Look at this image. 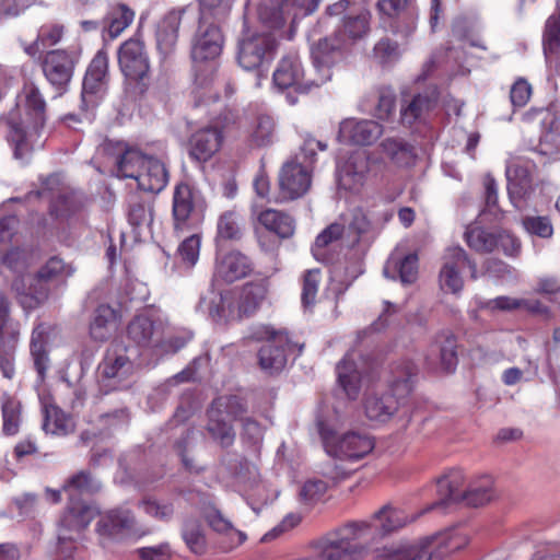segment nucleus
Wrapping results in <instances>:
<instances>
[{
	"label": "nucleus",
	"instance_id": "11",
	"mask_svg": "<svg viewBox=\"0 0 560 560\" xmlns=\"http://www.w3.org/2000/svg\"><path fill=\"white\" fill-rule=\"evenodd\" d=\"M272 80L273 85L278 90H289L287 98L292 105L298 102V98L292 93L306 94L312 88L320 86V84L315 83L313 71L305 75L302 63L296 56L283 57L273 72Z\"/></svg>",
	"mask_w": 560,
	"mask_h": 560
},
{
	"label": "nucleus",
	"instance_id": "51",
	"mask_svg": "<svg viewBox=\"0 0 560 560\" xmlns=\"http://www.w3.org/2000/svg\"><path fill=\"white\" fill-rule=\"evenodd\" d=\"M374 518L380 521L381 528L384 534H389L408 523L407 516L399 510L393 509L388 505L383 506L374 514Z\"/></svg>",
	"mask_w": 560,
	"mask_h": 560
},
{
	"label": "nucleus",
	"instance_id": "8",
	"mask_svg": "<svg viewBox=\"0 0 560 560\" xmlns=\"http://www.w3.org/2000/svg\"><path fill=\"white\" fill-rule=\"evenodd\" d=\"M347 39L340 31L313 40L310 46L315 83L325 84L332 77V68L343 58Z\"/></svg>",
	"mask_w": 560,
	"mask_h": 560
},
{
	"label": "nucleus",
	"instance_id": "17",
	"mask_svg": "<svg viewBox=\"0 0 560 560\" xmlns=\"http://www.w3.org/2000/svg\"><path fill=\"white\" fill-rule=\"evenodd\" d=\"M19 327L10 318L9 302L0 295V370L4 377L14 375V351L19 338Z\"/></svg>",
	"mask_w": 560,
	"mask_h": 560
},
{
	"label": "nucleus",
	"instance_id": "61",
	"mask_svg": "<svg viewBox=\"0 0 560 560\" xmlns=\"http://www.w3.org/2000/svg\"><path fill=\"white\" fill-rule=\"evenodd\" d=\"M235 478L240 483L253 487L260 480V474L257 465L253 462L242 458L234 470Z\"/></svg>",
	"mask_w": 560,
	"mask_h": 560
},
{
	"label": "nucleus",
	"instance_id": "5",
	"mask_svg": "<svg viewBox=\"0 0 560 560\" xmlns=\"http://www.w3.org/2000/svg\"><path fill=\"white\" fill-rule=\"evenodd\" d=\"M97 513L94 506L83 502L70 503L58 523L55 560H74L77 540Z\"/></svg>",
	"mask_w": 560,
	"mask_h": 560
},
{
	"label": "nucleus",
	"instance_id": "25",
	"mask_svg": "<svg viewBox=\"0 0 560 560\" xmlns=\"http://www.w3.org/2000/svg\"><path fill=\"white\" fill-rule=\"evenodd\" d=\"M74 60L65 50L49 51L43 62L46 79L55 86L62 89L71 80Z\"/></svg>",
	"mask_w": 560,
	"mask_h": 560
},
{
	"label": "nucleus",
	"instance_id": "52",
	"mask_svg": "<svg viewBox=\"0 0 560 560\" xmlns=\"http://www.w3.org/2000/svg\"><path fill=\"white\" fill-rule=\"evenodd\" d=\"M63 28L60 25L43 26L33 45L26 48L28 55L34 56L47 47L56 45L62 37Z\"/></svg>",
	"mask_w": 560,
	"mask_h": 560
},
{
	"label": "nucleus",
	"instance_id": "3",
	"mask_svg": "<svg viewBox=\"0 0 560 560\" xmlns=\"http://www.w3.org/2000/svg\"><path fill=\"white\" fill-rule=\"evenodd\" d=\"M25 108L28 118L18 121L13 113L8 118V139L13 145V154L16 160L27 161L35 147H42L39 128L45 122V101L35 85L25 86Z\"/></svg>",
	"mask_w": 560,
	"mask_h": 560
},
{
	"label": "nucleus",
	"instance_id": "36",
	"mask_svg": "<svg viewBox=\"0 0 560 560\" xmlns=\"http://www.w3.org/2000/svg\"><path fill=\"white\" fill-rule=\"evenodd\" d=\"M258 221L264 228L281 238L291 237L295 231V220L290 214L279 210H264L259 213Z\"/></svg>",
	"mask_w": 560,
	"mask_h": 560
},
{
	"label": "nucleus",
	"instance_id": "24",
	"mask_svg": "<svg viewBox=\"0 0 560 560\" xmlns=\"http://www.w3.org/2000/svg\"><path fill=\"white\" fill-rule=\"evenodd\" d=\"M359 354L351 350L337 364V380L339 387L347 398L354 400L359 397L362 388V365L357 362Z\"/></svg>",
	"mask_w": 560,
	"mask_h": 560
},
{
	"label": "nucleus",
	"instance_id": "60",
	"mask_svg": "<svg viewBox=\"0 0 560 560\" xmlns=\"http://www.w3.org/2000/svg\"><path fill=\"white\" fill-rule=\"evenodd\" d=\"M206 520L213 530L226 535L231 533H236L240 537L241 542L245 540V534L234 529L232 523L228 518H225L220 511L215 509L207 511Z\"/></svg>",
	"mask_w": 560,
	"mask_h": 560
},
{
	"label": "nucleus",
	"instance_id": "44",
	"mask_svg": "<svg viewBox=\"0 0 560 560\" xmlns=\"http://www.w3.org/2000/svg\"><path fill=\"white\" fill-rule=\"evenodd\" d=\"M372 230V224L368 214L362 209H354L351 213V219L347 228V243L348 246L353 247L361 238L369 234Z\"/></svg>",
	"mask_w": 560,
	"mask_h": 560
},
{
	"label": "nucleus",
	"instance_id": "9",
	"mask_svg": "<svg viewBox=\"0 0 560 560\" xmlns=\"http://www.w3.org/2000/svg\"><path fill=\"white\" fill-rule=\"evenodd\" d=\"M250 338L266 341L258 351L260 369L270 375L281 372L287 364L288 350L291 347L288 335L262 325L253 330Z\"/></svg>",
	"mask_w": 560,
	"mask_h": 560
},
{
	"label": "nucleus",
	"instance_id": "39",
	"mask_svg": "<svg viewBox=\"0 0 560 560\" xmlns=\"http://www.w3.org/2000/svg\"><path fill=\"white\" fill-rule=\"evenodd\" d=\"M371 14L366 10H361L357 14H349L343 19L342 26L337 31L341 32V36L347 39V47L349 44L363 38L370 30Z\"/></svg>",
	"mask_w": 560,
	"mask_h": 560
},
{
	"label": "nucleus",
	"instance_id": "62",
	"mask_svg": "<svg viewBox=\"0 0 560 560\" xmlns=\"http://www.w3.org/2000/svg\"><path fill=\"white\" fill-rule=\"evenodd\" d=\"M128 220L136 228L150 226L153 221L151 205L144 202L132 203L128 213Z\"/></svg>",
	"mask_w": 560,
	"mask_h": 560
},
{
	"label": "nucleus",
	"instance_id": "63",
	"mask_svg": "<svg viewBox=\"0 0 560 560\" xmlns=\"http://www.w3.org/2000/svg\"><path fill=\"white\" fill-rule=\"evenodd\" d=\"M374 57L381 63H388L398 59L400 51L396 42L389 38H382L374 46Z\"/></svg>",
	"mask_w": 560,
	"mask_h": 560
},
{
	"label": "nucleus",
	"instance_id": "41",
	"mask_svg": "<svg viewBox=\"0 0 560 560\" xmlns=\"http://www.w3.org/2000/svg\"><path fill=\"white\" fill-rule=\"evenodd\" d=\"M43 429L46 433L66 435L72 432L73 423L59 407L47 405L44 409Z\"/></svg>",
	"mask_w": 560,
	"mask_h": 560
},
{
	"label": "nucleus",
	"instance_id": "26",
	"mask_svg": "<svg viewBox=\"0 0 560 560\" xmlns=\"http://www.w3.org/2000/svg\"><path fill=\"white\" fill-rule=\"evenodd\" d=\"M187 15H195L189 7H183L171 10L160 22L156 31L158 48L163 54L173 50L177 43L178 30L180 23Z\"/></svg>",
	"mask_w": 560,
	"mask_h": 560
},
{
	"label": "nucleus",
	"instance_id": "55",
	"mask_svg": "<svg viewBox=\"0 0 560 560\" xmlns=\"http://www.w3.org/2000/svg\"><path fill=\"white\" fill-rule=\"evenodd\" d=\"M200 243L201 241L198 234H192L180 243L177 253L182 262L185 264L187 268H191L198 261Z\"/></svg>",
	"mask_w": 560,
	"mask_h": 560
},
{
	"label": "nucleus",
	"instance_id": "18",
	"mask_svg": "<svg viewBox=\"0 0 560 560\" xmlns=\"http://www.w3.org/2000/svg\"><path fill=\"white\" fill-rule=\"evenodd\" d=\"M465 266L469 267L470 277L477 279V266L467 257L466 252L460 247L448 248L439 278L443 291L454 294L462 291L464 282L459 270Z\"/></svg>",
	"mask_w": 560,
	"mask_h": 560
},
{
	"label": "nucleus",
	"instance_id": "50",
	"mask_svg": "<svg viewBox=\"0 0 560 560\" xmlns=\"http://www.w3.org/2000/svg\"><path fill=\"white\" fill-rule=\"evenodd\" d=\"M275 132V120L270 116L261 115L254 124L250 140L257 147H266L273 142Z\"/></svg>",
	"mask_w": 560,
	"mask_h": 560
},
{
	"label": "nucleus",
	"instance_id": "15",
	"mask_svg": "<svg viewBox=\"0 0 560 560\" xmlns=\"http://www.w3.org/2000/svg\"><path fill=\"white\" fill-rule=\"evenodd\" d=\"M96 532L104 547L112 540L126 536L141 537L148 533L138 526L135 515L126 509L112 510L102 515L96 524Z\"/></svg>",
	"mask_w": 560,
	"mask_h": 560
},
{
	"label": "nucleus",
	"instance_id": "1",
	"mask_svg": "<svg viewBox=\"0 0 560 560\" xmlns=\"http://www.w3.org/2000/svg\"><path fill=\"white\" fill-rule=\"evenodd\" d=\"M267 292L266 280L244 284L237 298L231 292L222 293L211 288L207 294L200 296L197 308L217 323L241 320L259 308Z\"/></svg>",
	"mask_w": 560,
	"mask_h": 560
},
{
	"label": "nucleus",
	"instance_id": "22",
	"mask_svg": "<svg viewBox=\"0 0 560 560\" xmlns=\"http://www.w3.org/2000/svg\"><path fill=\"white\" fill-rule=\"evenodd\" d=\"M100 151L104 154H115V163L117 165V175L125 178H133L138 182V175L143 170V163L147 155L137 149H125L120 143L104 142L100 147Z\"/></svg>",
	"mask_w": 560,
	"mask_h": 560
},
{
	"label": "nucleus",
	"instance_id": "12",
	"mask_svg": "<svg viewBox=\"0 0 560 560\" xmlns=\"http://www.w3.org/2000/svg\"><path fill=\"white\" fill-rule=\"evenodd\" d=\"M320 435L328 455L347 460H357L374 448L373 440L363 433L348 432L342 435L320 427Z\"/></svg>",
	"mask_w": 560,
	"mask_h": 560
},
{
	"label": "nucleus",
	"instance_id": "6",
	"mask_svg": "<svg viewBox=\"0 0 560 560\" xmlns=\"http://www.w3.org/2000/svg\"><path fill=\"white\" fill-rule=\"evenodd\" d=\"M278 47L275 34L245 31L237 39L236 61L246 71L260 72L273 60Z\"/></svg>",
	"mask_w": 560,
	"mask_h": 560
},
{
	"label": "nucleus",
	"instance_id": "2",
	"mask_svg": "<svg viewBox=\"0 0 560 560\" xmlns=\"http://www.w3.org/2000/svg\"><path fill=\"white\" fill-rule=\"evenodd\" d=\"M222 47L223 35L220 28L214 23L200 19L191 39V58L196 65L195 83L205 92L196 95V106L218 98L217 93H212L208 86L215 71L213 62L220 56Z\"/></svg>",
	"mask_w": 560,
	"mask_h": 560
},
{
	"label": "nucleus",
	"instance_id": "34",
	"mask_svg": "<svg viewBox=\"0 0 560 560\" xmlns=\"http://www.w3.org/2000/svg\"><path fill=\"white\" fill-rule=\"evenodd\" d=\"M464 483V475L459 469H452L447 474L440 477L436 481L439 501L433 505L436 506H448L453 503L460 502L462 493L459 488Z\"/></svg>",
	"mask_w": 560,
	"mask_h": 560
},
{
	"label": "nucleus",
	"instance_id": "38",
	"mask_svg": "<svg viewBox=\"0 0 560 560\" xmlns=\"http://www.w3.org/2000/svg\"><path fill=\"white\" fill-rule=\"evenodd\" d=\"M116 312L109 305H100L90 324V335L96 341L109 338L115 327Z\"/></svg>",
	"mask_w": 560,
	"mask_h": 560
},
{
	"label": "nucleus",
	"instance_id": "4",
	"mask_svg": "<svg viewBox=\"0 0 560 560\" xmlns=\"http://www.w3.org/2000/svg\"><path fill=\"white\" fill-rule=\"evenodd\" d=\"M415 375L416 366L411 361L405 360L397 363L392 369L390 393L366 397L364 401L366 417L373 421H388L411 393Z\"/></svg>",
	"mask_w": 560,
	"mask_h": 560
},
{
	"label": "nucleus",
	"instance_id": "47",
	"mask_svg": "<svg viewBox=\"0 0 560 560\" xmlns=\"http://www.w3.org/2000/svg\"><path fill=\"white\" fill-rule=\"evenodd\" d=\"M183 538L188 548L195 553H202L206 550V536L200 522L196 518H187L184 522Z\"/></svg>",
	"mask_w": 560,
	"mask_h": 560
},
{
	"label": "nucleus",
	"instance_id": "57",
	"mask_svg": "<svg viewBox=\"0 0 560 560\" xmlns=\"http://www.w3.org/2000/svg\"><path fill=\"white\" fill-rule=\"evenodd\" d=\"M345 233V226L340 223H331L320 234L317 235L312 248L314 256L318 259L320 250L332 242L339 240Z\"/></svg>",
	"mask_w": 560,
	"mask_h": 560
},
{
	"label": "nucleus",
	"instance_id": "43",
	"mask_svg": "<svg viewBox=\"0 0 560 560\" xmlns=\"http://www.w3.org/2000/svg\"><path fill=\"white\" fill-rule=\"evenodd\" d=\"M242 226V218L236 211H224L218 219V237L226 241H237L243 234Z\"/></svg>",
	"mask_w": 560,
	"mask_h": 560
},
{
	"label": "nucleus",
	"instance_id": "7",
	"mask_svg": "<svg viewBox=\"0 0 560 560\" xmlns=\"http://www.w3.org/2000/svg\"><path fill=\"white\" fill-rule=\"evenodd\" d=\"M245 412L246 406L241 398L236 396L219 397L213 400L208 410L207 431L221 446H231L235 440L231 421Z\"/></svg>",
	"mask_w": 560,
	"mask_h": 560
},
{
	"label": "nucleus",
	"instance_id": "49",
	"mask_svg": "<svg viewBox=\"0 0 560 560\" xmlns=\"http://www.w3.org/2000/svg\"><path fill=\"white\" fill-rule=\"evenodd\" d=\"M133 12L124 4L114 8L107 15L106 30L110 38H116L132 22Z\"/></svg>",
	"mask_w": 560,
	"mask_h": 560
},
{
	"label": "nucleus",
	"instance_id": "40",
	"mask_svg": "<svg viewBox=\"0 0 560 560\" xmlns=\"http://www.w3.org/2000/svg\"><path fill=\"white\" fill-rule=\"evenodd\" d=\"M493 482L489 477H482L472 482L467 491L462 493L460 501L472 508L482 506L494 499Z\"/></svg>",
	"mask_w": 560,
	"mask_h": 560
},
{
	"label": "nucleus",
	"instance_id": "33",
	"mask_svg": "<svg viewBox=\"0 0 560 560\" xmlns=\"http://www.w3.org/2000/svg\"><path fill=\"white\" fill-rule=\"evenodd\" d=\"M383 273L388 279H396L398 276L401 283L411 284L418 277V256L408 254L400 258L392 255L384 266Z\"/></svg>",
	"mask_w": 560,
	"mask_h": 560
},
{
	"label": "nucleus",
	"instance_id": "54",
	"mask_svg": "<svg viewBox=\"0 0 560 560\" xmlns=\"http://www.w3.org/2000/svg\"><path fill=\"white\" fill-rule=\"evenodd\" d=\"M3 431L13 435L19 430L21 404L12 398H7L2 405Z\"/></svg>",
	"mask_w": 560,
	"mask_h": 560
},
{
	"label": "nucleus",
	"instance_id": "37",
	"mask_svg": "<svg viewBox=\"0 0 560 560\" xmlns=\"http://www.w3.org/2000/svg\"><path fill=\"white\" fill-rule=\"evenodd\" d=\"M381 557L384 560H433L432 541L428 539L418 545L385 549Z\"/></svg>",
	"mask_w": 560,
	"mask_h": 560
},
{
	"label": "nucleus",
	"instance_id": "46",
	"mask_svg": "<svg viewBox=\"0 0 560 560\" xmlns=\"http://www.w3.org/2000/svg\"><path fill=\"white\" fill-rule=\"evenodd\" d=\"M465 238L468 246L476 252L489 253L497 248V235L479 226H469Z\"/></svg>",
	"mask_w": 560,
	"mask_h": 560
},
{
	"label": "nucleus",
	"instance_id": "20",
	"mask_svg": "<svg viewBox=\"0 0 560 560\" xmlns=\"http://www.w3.org/2000/svg\"><path fill=\"white\" fill-rule=\"evenodd\" d=\"M320 0H278L277 7H261L258 11L259 19L272 28L282 26L288 19H294L299 14H311Z\"/></svg>",
	"mask_w": 560,
	"mask_h": 560
},
{
	"label": "nucleus",
	"instance_id": "59",
	"mask_svg": "<svg viewBox=\"0 0 560 560\" xmlns=\"http://www.w3.org/2000/svg\"><path fill=\"white\" fill-rule=\"evenodd\" d=\"M19 220L15 215H7L0 219V254L5 250L10 244H18L16 231Z\"/></svg>",
	"mask_w": 560,
	"mask_h": 560
},
{
	"label": "nucleus",
	"instance_id": "27",
	"mask_svg": "<svg viewBox=\"0 0 560 560\" xmlns=\"http://www.w3.org/2000/svg\"><path fill=\"white\" fill-rule=\"evenodd\" d=\"M369 173V160L364 152H354L339 170L338 183L346 190H359Z\"/></svg>",
	"mask_w": 560,
	"mask_h": 560
},
{
	"label": "nucleus",
	"instance_id": "32",
	"mask_svg": "<svg viewBox=\"0 0 560 560\" xmlns=\"http://www.w3.org/2000/svg\"><path fill=\"white\" fill-rule=\"evenodd\" d=\"M438 94L435 90L415 95L406 105L400 108V120L402 125L411 126L422 120L425 115L435 106Z\"/></svg>",
	"mask_w": 560,
	"mask_h": 560
},
{
	"label": "nucleus",
	"instance_id": "28",
	"mask_svg": "<svg viewBox=\"0 0 560 560\" xmlns=\"http://www.w3.org/2000/svg\"><path fill=\"white\" fill-rule=\"evenodd\" d=\"M12 290L24 308H34L48 298V289L45 284L37 282V276L22 273L16 276L12 282Z\"/></svg>",
	"mask_w": 560,
	"mask_h": 560
},
{
	"label": "nucleus",
	"instance_id": "53",
	"mask_svg": "<svg viewBox=\"0 0 560 560\" xmlns=\"http://www.w3.org/2000/svg\"><path fill=\"white\" fill-rule=\"evenodd\" d=\"M319 281L320 277L318 269L307 270L304 273L301 301L305 308H308L315 304Z\"/></svg>",
	"mask_w": 560,
	"mask_h": 560
},
{
	"label": "nucleus",
	"instance_id": "31",
	"mask_svg": "<svg viewBox=\"0 0 560 560\" xmlns=\"http://www.w3.org/2000/svg\"><path fill=\"white\" fill-rule=\"evenodd\" d=\"M143 170L138 175V186L144 191L160 192L168 182L167 170L159 159L148 156Z\"/></svg>",
	"mask_w": 560,
	"mask_h": 560
},
{
	"label": "nucleus",
	"instance_id": "45",
	"mask_svg": "<svg viewBox=\"0 0 560 560\" xmlns=\"http://www.w3.org/2000/svg\"><path fill=\"white\" fill-rule=\"evenodd\" d=\"M73 268L61 258L54 256L37 272V282L58 281L72 276Z\"/></svg>",
	"mask_w": 560,
	"mask_h": 560
},
{
	"label": "nucleus",
	"instance_id": "23",
	"mask_svg": "<svg viewBox=\"0 0 560 560\" xmlns=\"http://www.w3.org/2000/svg\"><path fill=\"white\" fill-rule=\"evenodd\" d=\"M383 133V127L374 120L346 119L341 121L338 139L357 145H369Z\"/></svg>",
	"mask_w": 560,
	"mask_h": 560
},
{
	"label": "nucleus",
	"instance_id": "21",
	"mask_svg": "<svg viewBox=\"0 0 560 560\" xmlns=\"http://www.w3.org/2000/svg\"><path fill=\"white\" fill-rule=\"evenodd\" d=\"M252 270L250 259L241 252L232 250L217 256L212 278L213 281L233 283L247 277Z\"/></svg>",
	"mask_w": 560,
	"mask_h": 560
},
{
	"label": "nucleus",
	"instance_id": "19",
	"mask_svg": "<svg viewBox=\"0 0 560 560\" xmlns=\"http://www.w3.org/2000/svg\"><path fill=\"white\" fill-rule=\"evenodd\" d=\"M118 62L127 80L139 82L148 77L150 63L143 43L137 39L125 42L118 52Z\"/></svg>",
	"mask_w": 560,
	"mask_h": 560
},
{
	"label": "nucleus",
	"instance_id": "48",
	"mask_svg": "<svg viewBox=\"0 0 560 560\" xmlns=\"http://www.w3.org/2000/svg\"><path fill=\"white\" fill-rule=\"evenodd\" d=\"M154 335V325L150 317L136 316L128 325V336L139 346L150 345Z\"/></svg>",
	"mask_w": 560,
	"mask_h": 560
},
{
	"label": "nucleus",
	"instance_id": "42",
	"mask_svg": "<svg viewBox=\"0 0 560 560\" xmlns=\"http://www.w3.org/2000/svg\"><path fill=\"white\" fill-rule=\"evenodd\" d=\"M101 487V482L94 478L89 470H80L67 479L62 490L67 492L72 500L77 493L92 494L100 491Z\"/></svg>",
	"mask_w": 560,
	"mask_h": 560
},
{
	"label": "nucleus",
	"instance_id": "16",
	"mask_svg": "<svg viewBox=\"0 0 560 560\" xmlns=\"http://www.w3.org/2000/svg\"><path fill=\"white\" fill-rule=\"evenodd\" d=\"M535 170V163L525 156L510 155L508 159L505 168L508 192L515 207H521V203L533 190Z\"/></svg>",
	"mask_w": 560,
	"mask_h": 560
},
{
	"label": "nucleus",
	"instance_id": "64",
	"mask_svg": "<svg viewBox=\"0 0 560 560\" xmlns=\"http://www.w3.org/2000/svg\"><path fill=\"white\" fill-rule=\"evenodd\" d=\"M327 483L319 479L307 480L300 490V499L306 504L317 502L326 492Z\"/></svg>",
	"mask_w": 560,
	"mask_h": 560
},
{
	"label": "nucleus",
	"instance_id": "30",
	"mask_svg": "<svg viewBox=\"0 0 560 560\" xmlns=\"http://www.w3.org/2000/svg\"><path fill=\"white\" fill-rule=\"evenodd\" d=\"M196 197V192L190 186L186 184L176 186L173 196V218L176 231H182L186 228L195 211Z\"/></svg>",
	"mask_w": 560,
	"mask_h": 560
},
{
	"label": "nucleus",
	"instance_id": "35",
	"mask_svg": "<svg viewBox=\"0 0 560 560\" xmlns=\"http://www.w3.org/2000/svg\"><path fill=\"white\" fill-rule=\"evenodd\" d=\"M382 152L397 167H409L415 163V148L400 138H386L381 142Z\"/></svg>",
	"mask_w": 560,
	"mask_h": 560
},
{
	"label": "nucleus",
	"instance_id": "58",
	"mask_svg": "<svg viewBox=\"0 0 560 560\" xmlns=\"http://www.w3.org/2000/svg\"><path fill=\"white\" fill-rule=\"evenodd\" d=\"M524 229L533 235L541 238H550L553 234V228L548 217L528 215L523 219Z\"/></svg>",
	"mask_w": 560,
	"mask_h": 560
},
{
	"label": "nucleus",
	"instance_id": "14",
	"mask_svg": "<svg viewBox=\"0 0 560 560\" xmlns=\"http://www.w3.org/2000/svg\"><path fill=\"white\" fill-rule=\"evenodd\" d=\"M312 185V176L307 165L291 160L285 162L278 178V194L276 202H287L303 197Z\"/></svg>",
	"mask_w": 560,
	"mask_h": 560
},
{
	"label": "nucleus",
	"instance_id": "13",
	"mask_svg": "<svg viewBox=\"0 0 560 560\" xmlns=\"http://www.w3.org/2000/svg\"><path fill=\"white\" fill-rule=\"evenodd\" d=\"M108 59L105 52L98 51L92 59L82 86L81 110L86 120H91L90 114L101 102L106 90Z\"/></svg>",
	"mask_w": 560,
	"mask_h": 560
},
{
	"label": "nucleus",
	"instance_id": "56",
	"mask_svg": "<svg viewBox=\"0 0 560 560\" xmlns=\"http://www.w3.org/2000/svg\"><path fill=\"white\" fill-rule=\"evenodd\" d=\"M83 206V197L77 191H63L58 196L54 205L58 215H68L78 211Z\"/></svg>",
	"mask_w": 560,
	"mask_h": 560
},
{
	"label": "nucleus",
	"instance_id": "10",
	"mask_svg": "<svg viewBox=\"0 0 560 560\" xmlns=\"http://www.w3.org/2000/svg\"><path fill=\"white\" fill-rule=\"evenodd\" d=\"M135 372V364L127 350L122 348H110L98 366V383L105 393L128 388L131 376Z\"/></svg>",
	"mask_w": 560,
	"mask_h": 560
},
{
	"label": "nucleus",
	"instance_id": "29",
	"mask_svg": "<svg viewBox=\"0 0 560 560\" xmlns=\"http://www.w3.org/2000/svg\"><path fill=\"white\" fill-rule=\"evenodd\" d=\"M221 142L222 133L217 127L202 128L190 138V155L207 161L219 150Z\"/></svg>",
	"mask_w": 560,
	"mask_h": 560
}]
</instances>
